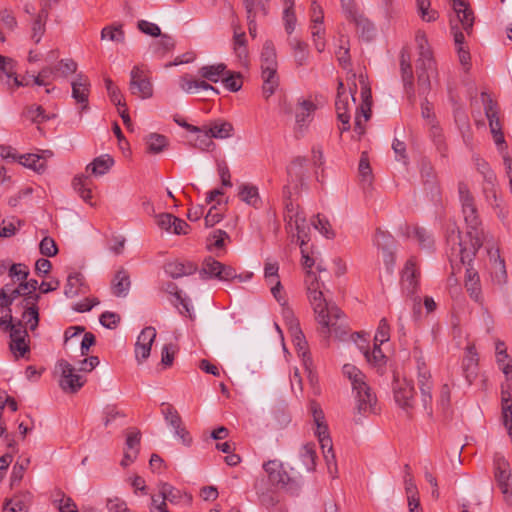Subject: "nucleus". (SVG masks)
<instances>
[{"label": "nucleus", "instance_id": "nucleus-1", "mask_svg": "<svg viewBox=\"0 0 512 512\" xmlns=\"http://www.w3.org/2000/svg\"><path fill=\"white\" fill-rule=\"evenodd\" d=\"M305 284L316 321L321 326V333L326 338L331 335L342 338L348 331L345 315L336 305L328 303L324 299L320 290L321 284L313 271L308 270L306 272Z\"/></svg>", "mask_w": 512, "mask_h": 512}, {"label": "nucleus", "instance_id": "nucleus-2", "mask_svg": "<svg viewBox=\"0 0 512 512\" xmlns=\"http://www.w3.org/2000/svg\"><path fill=\"white\" fill-rule=\"evenodd\" d=\"M342 371L351 383L357 413L363 416L376 413L377 397L367 383L366 375L352 364H345Z\"/></svg>", "mask_w": 512, "mask_h": 512}, {"label": "nucleus", "instance_id": "nucleus-3", "mask_svg": "<svg viewBox=\"0 0 512 512\" xmlns=\"http://www.w3.org/2000/svg\"><path fill=\"white\" fill-rule=\"evenodd\" d=\"M416 43L419 50L416 62L418 92L426 95L431 88L430 77L435 72V61L424 32H417Z\"/></svg>", "mask_w": 512, "mask_h": 512}, {"label": "nucleus", "instance_id": "nucleus-4", "mask_svg": "<svg viewBox=\"0 0 512 512\" xmlns=\"http://www.w3.org/2000/svg\"><path fill=\"white\" fill-rule=\"evenodd\" d=\"M277 55L272 41H266L261 52V69L263 78V95L268 99L274 94L278 85Z\"/></svg>", "mask_w": 512, "mask_h": 512}, {"label": "nucleus", "instance_id": "nucleus-5", "mask_svg": "<svg viewBox=\"0 0 512 512\" xmlns=\"http://www.w3.org/2000/svg\"><path fill=\"white\" fill-rule=\"evenodd\" d=\"M310 411L316 424L315 434L318 437L326 462L329 464L330 461H334L335 455L333 453V444L329 436L328 426L325 422L324 413L319 404L315 401L310 403Z\"/></svg>", "mask_w": 512, "mask_h": 512}, {"label": "nucleus", "instance_id": "nucleus-6", "mask_svg": "<svg viewBox=\"0 0 512 512\" xmlns=\"http://www.w3.org/2000/svg\"><path fill=\"white\" fill-rule=\"evenodd\" d=\"M199 276L203 280L211 278H216L220 281H231L236 278L240 281L244 280L241 275H237L233 267L225 265L212 257L204 259L199 270Z\"/></svg>", "mask_w": 512, "mask_h": 512}, {"label": "nucleus", "instance_id": "nucleus-7", "mask_svg": "<svg viewBox=\"0 0 512 512\" xmlns=\"http://www.w3.org/2000/svg\"><path fill=\"white\" fill-rule=\"evenodd\" d=\"M129 90L132 95L141 99L153 96V85L149 71L143 65H135L130 72Z\"/></svg>", "mask_w": 512, "mask_h": 512}, {"label": "nucleus", "instance_id": "nucleus-8", "mask_svg": "<svg viewBox=\"0 0 512 512\" xmlns=\"http://www.w3.org/2000/svg\"><path fill=\"white\" fill-rule=\"evenodd\" d=\"M56 368L61 373L59 385L64 392L75 393L85 384V378L77 374L74 366L67 360L60 359L56 364Z\"/></svg>", "mask_w": 512, "mask_h": 512}, {"label": "nucleus", "instance_id": "nucleus-9", "mask_svg": "<svg viewBox=\"0 0 512 512\" xmlns=\"http://www.w3.org/2000/svg\"><path fill=\"white\" fill-rule=\"evenodd\" d=\"M494 470L495 479L505 500L512 505V474L509 469L508 461L499 453H496L494 456Z\"/></svg>", "mask_w": 512, "mask_h": 512}, {"label": "nucleus", "instance_id": "nucleus-10", "mask_svg": "<svg viewBox=\"0 0 512 512\" xmlns=\"http://www.w3.org/2000/svg\"><path fill=\"white\" fill-rule=\"evenodd\" d=\"M485 115L489 121V127L495 144L502 152L505 148V139L502 132V125L498 116L497 104L486 94H482Z\"/></svg>", "mask_w": 512, "mask_h": 512}, {"label": "nucleus", "instance_id": "nucleus-11", "mask_svg": "<svg viewBox=\"0 0 512 512\" xmlns=\"http://www.w3.org/2000/svg\"><path fill=\"white\" fill-rule=\"evenodd\" d=\"M41 299L39 293L26 292L19 303L22 312V321L28 326L31 331L36 330L39 325V308L38 302Z\"/></svg>", "mask_w": 512, "mask_h": 512}, {"label": "nucleus", "instance_id": "nucleus-12", "mask_svg": "<svg viewBox=\"0 0 512 512\" xmlns=\"http://www.w3.org/2000/svg\"><path fill=\"white\" fill-rule=\"evenodd\" d=\"M394 399L397 405L402 408L408 416L414 407V386L406 379H395L393 385Z\"/></svg>", "mask_w": 512, "mask_h": 512}, {"label": "nucleus", "instance_id": "nucleus-13", "mask_svg": "<svg viewBox=\"0 0 512 512\" xmlns=\"http://www.w3.org/2000/svg\"><path fill=\"white\" fill-rule=\"evenodd\" d=\"M420 270L414 257H410L401 272V289L404 294L412 297L419 287Z\"/></svg>", "mask_w": 512, "mask_h": 512}, {"label": "nucleus", "instance_id": "nucleus-14", "mask_svg": "<svg viewBox=\"0 0 512 512\" xmlns=\"http://www.w3.org/2000/svg\"><path fill=\"white\" fill-rule=\"evenodd\" d=\"M161 412L165 421L173 428L174 435L179 437L185 446H189L192 442V438L183 426L182 419L173 405L162 403Z\"/></svg>", "mask_w": 512, "mask_h": 512}, {"label": "nucleus", "instance_id": "nucleus-15", "mask_svg": "<svg viewBox=\"0 0 512 512\" xmlns=\"http://www.w3.org/2000/svg\"><path fill=\"white\" fill-rule=\"evenodd\" d=\"M462 214L467 228L469 229L468 235L472 239V254L474 255L476 251L482 246V240L480 238L481 232L479 231L481 220L479 218L476 204L467 208H463Z\"/></svg>", "mask_w": 512, "mask_h": 512}, {"label": "nucleus", "instance_id": "nucleus-16", "mask_svg": "<svg viewBox=\"0 0 512 512\" xmlns=\"http://www.w3.org/2000/svg\"><path fill=\"white\" fill-rule=\"evenodd\" d=\"M156 335V329L152 326H147L140 332L135 343V357L138 364H142L150 356Z\"/></svg>", "mask_w": 512, "mask_h": 512}, {"label": "nucleus", "instance_id": "nucleus-17", "mask_svg": "<svg viewBox=\"0 0 512 512\" xmlns=\"http://www.w3.org/2000/svg\"><path fill=\"white\" fill-rule=\"evenodd\" d=\"M446 242L451 250V256L459 257L461 262L465 263L466 258L469 257V253L467 249L463 247L459 228L455 225L447 228Z\"/></svg>", "mask_w": 512, "mask_h": 512}, {"label": "nucleus", "instance_id": "nucleus-18", "mask_svg": "<svg viewBox=\"0 0 512 512\" xmlns=\"http://www.w3.org/2000/svg\"><path fill=\"white\" fill-rule=\"evenodd\" d=\"M453 10L456 14V21L468 34L472 31L474 24L473 11L464 0H454Z\"/></svg>", "mask_w": 512, "mask_h": 512}, {"label": "nucleus", "instance_id": "nucleus-19", "mask_svg": "<svg viewBox=\"0 0 512 512\" xmlns=\"http://www.w3.org/2000/svg\"><path fill=\"white\" fill-rule=\"evenodd\" d=\"M462 368L465 379L472 384L478 373V354L474 345L467 346Z\"/></svg>", "mask_w": 512, "mask_h": 512}, {"label": "nucleus", "instance_id": "nucleus-20", "mask_svg": "<svg viewBox=\"0 0 512 512\" xmlns=\"http://www.w3.org/2000/svg\"><path fill=\"white\" fill-rule=\"evenodd\" d=\"M72 86V97L77 103L82 104V110L88 108V96L90 82L88 78L83 74H78L77 79L71 83Z\"/></svg>", "mask_w": 512, "mask_h": 512}, {"label": "nucleus", "instance_id": "nucleus-21", "mask_svg": "<svg viewBox=\"0 0 512 512\" xmlns=\"http://www.w3.org/2000/svg\"><path fill=\"white\" fill-rule=\"evenodd\" d=\"M263 468L268 475L269 481L273 485L286 486L290 477L286 471L283 470L282 464L276 460H271L264 463Z\"/></svg>", "mask_w": 512, "mask_h": 512}, {"label": "nucleus", "instance_id": "nucleus-22", "mask_svg": "<svg viewBox=\"0 0 512 512\" xmlns=\"http://www.w3.org/2000/svg\"><path fill=\"white\" fill-rule=\"evenodd\" d=\"M197 269V265L190 261L180 262L178 260H175L166 263L164 266L165 273L174 279L194 274L197 271Z\"/></svg>", "mask_w": 512, "mask_h": 512}, {"label": "nucleus", "instance_id": "nucleus-23", "mask_svg": "<svg viewBox=\"0 0 512 512\" xmlns=\"http://www.w3.org/2000/svg\"><path fill=\"white\" fill-rule=\"evenodd\" d=\"M491 261V276L492 280L499 285L506 283L507 272L505 261L500 257L499 250L489 251Z\"/></svg>", "mask_w": 512, "mask_h": 512}, {"label": "nucleus", "instance_id": "nucleus-24", "mask_svg": "<svg viewBox=\"0 0 512 512\" xmlns=\"http://www.w3.org/2000/svg\"><path fill=\"white\" fill-rule=\"evenodd\" d=\"M465 288L470 297L477 303L482 305L483 297L481 293L480 278L472 268H467L465 277Z\"/></svg>", "mask_w": 512, "mask_h": 512}, {"label": "nucleus", "instance_id": "nucleus-25", "mask_svg": "<svg viewBox=\"0 0 512 512\" xmlns=\"http://www.w3.org/2000/svg\"><path fill=\"white\" fill-rule=\"evenodd\" d=\"M163 290L175 297L174 305L178 308L180 314L185 315L189 318H192L191 307L186 298L181 296V292L178 290V287L173 282H167L163 286Z\"/></svg>", "mask_w": 512, "mask_h": 512}, {"label": "nucleus", "instance_id": "nucleus-26", "mask_svg": "<svg viewBox=\"0 0 512 512\" xmlns=\"http://www.w3.org/2000/svg\"><path fill=\"white\" fill-rule=\"evenodd\" d=\"M131 281L129 273L121 268L118 270L112 280V291L117 297H125L130 289Z\"/></svg>", "mask_w": 512, "mask_h": 512}, {"label": "nucleus", "instance_id": "nucleus-27", "mask_svg": "<svg viewBox=\"0 0 512 512\" xmlns=\"http://www.w3.org/2000/svg\"><path fill=\"white\" fill-rule=\"evenodd\" d=\"M309 227L306 222L304 213L293 219V231L291 233V241L299 242L300 247L307 242Z\"/></svg>", "mask_w": 512, "mask_h": 512}, {"label": "nucleus", "instance_id": "nucleus-28", "mask_svg": "<svg viewBox=\"0 0 512 512\" xmlns=\"http://www.w3.org/2000/svg\"><path fill=\"white\" fill-rule=\"evenodd\" d=\"M86 287L84 284V276L81 273L74 272L68 275L67 283L65 286L64 294L68 298L77 296L80 293H85Z\"/></svg>", "mask_w": 512, "mask_h": 512}, {"label": "nucleus", "instance_id": "nucleus-29", "mask_svg": "<svg viewBox=\"0 0 512 512\" xmlns=\"http://www.w3.org/2000/svg\"><path fill=\"white\" fill-rule=\"evenodd\" d=\"M451 31L454 36L455 45L458 49L459 61L466 69H468L470 66V53L463 48L464 35L458 27V24H455L453 20L451 21Z\"/></svg>", "mask_w": 512, "mask_h": 512}, {"label": "nucleus", "instance_id": "nucleus-30", "mask_svg": "<svg viewBox=\"0 0 512 512\" xmlns=\"http://www.w3.org/2000/svg\"><path fill=\"white\" fill-rule=\"evenodd\" d=\"M284 195L285 199V211H284V221L286 223L285 228L287 232L293 231V219L297 218L299 215L303 213V211L299 210L298 206H295L290 199V190L288 187H284Z\"/></svg>", "mask_w": 512, "mask_h": 512}, {"label": "nucleus", "instance_id": "nucleus-31", "mask_svg": "<svg viewBox=\"0 0 512 512\" xmlns=\"http://www.w3.org/2000/svg\"><path fill=\"white\" fill-rule=\"evenodd\" d=\"M335 107L337 112V118L342 123V127L340 128L341 132L347 131L350 129V115L348 114L349 110V97L348 95L337 96L335 101Z\"/></svg>", "mask_w": 512, "mask_h": 512}, {"label": "nucleus", "instance_id": "nucleus-32", "mask_svg": "<svg viewBox=\"0 0 512 512\" xmlns=\"http://www.w3.org/2000/svg\"><path fill=\"white\" fill-rule=\"evenodd\" d=\"M198 73L205 80L212 83H217L220 79L222 80L228 71L225 64L219 63L215 65L203 66L199 69Z\"/></svg>", "mask_w": 512, "mask_h": 512}, {"label": "nucleus", "instance_id": "nucleus-33", "mask_svg": "<svg viewBox=\"0 0 512 512\" xmlns=\"http://www.w3.org/2000/svg\"><path fill=\"white\" fill-rule=\"evenodd\" d=\"M400 66L405 91L407 94H409V97H412L414 96L413 70L409 56L406 57L404 53L401 54Z\"/></svg>", "mask_w": 512, "mask_h": 512}, {"label": "nucleus", "instance_id": "nucleus-34", "mask_svg": "<svg viewBox=\"0 0 512 512\" xmlns=\"http://www.w3.org/2000/svg\"><path fill=\"white\" fill-rule=\"evenodd\" d=\"M114 160L109 155H102L95 158L90 164L87 165L86 171H91L95 176H102L106 174L113 166Z\"/></svg>", "mask_w": 512, "mask_h": 512}, {"label": "nucleus", "instance_id": "nucleus-35", "mask_svg": "<svg viewBox=\"0 0 512 512\" xmlns=\"http://www.w3.org/2000/svg\"><path fill=\"white\" fill-rule=\"evenodd\" d=\"M22 320H19L17 323H13L12 319H4L0 318V327L5 331H10V339L11 341L16 340L17 338L29 337L27 329L24 327Z\"/></svg>", "mask_w": 512, "mask_h": 512}, {"label": "nucleus", "instance_id": "nucleus-36", "mask_svg": "<svg viewBox=\"0 0 512 512\" xmlns=\"http://www.w3.org/2000/svg\"><path fill=\"white\" fill-rule=\"evenodd\" d=\"M358 171L362 186L364 188H370L373 182V174L367 152L361 154Z\"/></svg>", "mask_w": 512, "mask_h": 512}, {"label": "nucleus", "instance_id": "nucleus-37", "mask_svg": "<svg viewBox=\"0 0 512 512\" xmlns=\"http://www.w3.org/2000/svg\"><path fill=\"white\" fill-rule=\"evenodd\" d=\"M183 497L182 492L172 485L168 483H163L160 487L158 498V503L164 502L167 505V502L171 504H176Z\"/></svg>", "mask_w": 512, "mask_h": 512}, {"label": "nucleus", "instance_id": "nucleus-38", "mask_svg": "<svg viewBox=\"0 0 512 512\" xmlns=\"http://www.w3.org/2000/svg\"><path fill=\"white\" fill-rule=\"evenodd\" d=\"M232 131V124L226 121H216L207 126V132L211 138L225 139L231 136Z\"/></svg>", "mask_w": 512, "mask_h": 512}, {"label": "nucleus", "instance_id": "nucleus-39", "mask_svg": "<svg viewBox=\"0 0 512 512\" xmlns=\"http://www.w3.org/2000/svg\"><path fill=\"white\" fill-rule=\"evenodd\" d=\"M314 110L315 105L311 101L304 100L299 104L295 114L296 124L299 129H302L304 126H306V123L309 121Z\"/></svg>", "mask_w": 512, "mask_h": 512}, {"label": "nucleus", "instance_id": "nucleus-40", "mask_svg": "<svg viewBox=\"0 0 512 512\" xmlns=\"http://www.w3.org/2000/svg\"><path fill=\"white\" fill-rule=\"evenodd\" d=\"M239 197L242 201L255 208H257L261 202L258 188L250 184H243L240 187Z\"/></svg>", "mask_w": 512, "mask_h": 512}, {"label": "nucleus", "instance_id": "nucleus-41", "mask_svg": "<svg viewBox=\"0 0 512 512\" xmlns=\"http://www.w3.org/2000/svg\"><path fill=\"white\" fill-rule=\"evenodd\" d=\"M19 163L38 173L44 172L46 169V160L38 154H25L19 158Z\"/></svg>", "mask_w": 512, "mask_h": 512}, {"label": "nucleus", "instance_id": "nucleus-42", "mask_svg": "<svg viewBox=\"0 0 512 512\" xmlns=\"http://www.w3.org/2000/svg\"><path fill=\"white\" fill-rule=\"evenodd\" d=\"M289 44H290L291 48L293 49L294 58H295L296 63L299 66L306 64L308 56H309V53L307 50V48H308L307 43H305L304 41H302L300 39L292 38L289 40Z\"/></svg>", "mask_w": 512, "mask_h": 512}, {"label": "nucleus", "instance_id": "nucleus-43", "mask_svg": "<svg viewBox=\"0 0 512 512\" xmlns=\"http://www.w3.org/2000/svg\"><path fill=\"white\" fill-rule=\"evenodd\" d=\"M168 144L167 138L164 135L151 133L146 137L147 151L152 154L162 152Z\"/></svg>", "mask_w": 512, "mask_h": 512}, {"label": "nucleus", "instance_id": "nucleus-44", "mask_svg": "<svg viewBox=\"0 0 512 512\" xmlns=\"http://www.w3.org/2000/svg\"><path fill=\"white\" fill-rule=\"evenodd\" d=\"M101 39H109L113 42L123 43L125 40V32L122 24H113L105 26L101 30Z\"/></svg>", "mask_w": 512, "mask_h": 512}, {"label": "nucleus", "instance_id": "nucleus-45", "mask_svg": "<svg viewBox=\"0 0 512 512\" xmlns=\"http://www.w3.org/2000/svg\"><path fill=\"white\" fill-rule=\"evenodd\" d=\"M300 459L308 471H313L316 466L315 444L307 443L300 450Z\"/></svg>", "mask_w": 512, "mask_h": 512}, {"label": "nucleus", "instance_id": "nucleus-46", "mask_svg": "<svg viewBox=\"0 0 512 512\" xmlns=\"http://www.w3.org/2000/svg\"><path fill=\"white\" fill-rule=\"evenodd\" d=\"M310 30L315 49L320 53L323 52L326 47V41L324 37L325 29L323 24H311Z\"/></svg>", "mask_w": 512, "mask_h": 512}, {"label": "nucleus", "instance_id": "nucleus-47", "mask_svg": "<svg viewBox=\"0 0 512 512\" xmlns=\"http://www.w3.org/2000/svg\"><path fill=\"white\" fill-rule=\"evenodd\" d=\"M380 346L379 343H374L372 351L365 349L361 345H359V348L362 350L368 363L380 366L385 362V355Z\"/></svg>", "mask_w": 512, "mask_h": 512}, {"label": "nucleus", "instance_id": "nucleus-48", "mask_svg": "<svg viewBox=\"0 0 512 512\" xmlns=\"http://www.w3.org/2000/svg\"><path fill=\"white\" fill-rule=\"evenodd\" d=\"M432 0H416L418 13L423 21L433 22L438 18V12L430 9Z\"/></svg>", "mask_w": 512, "mask_h": 512}, {"label": "nucleus", "instance_id": "nucleus-49", "mask_svg": "<svg viewBox=\"0 0 512 512\" xmlns=\"http://www.w3.org/2000/svg\"><path fill=\"white\" fill-rule=\"evenodd\" d=\"M46 16L45 11L43 13H38L32 23V34L31 39L38 44L45 33L46 26Z\"/></svg>", "mask_w": 512, "mask_h": 512}, {"label": "nucleus", "instance_id": "nucleus-50", "mask_svg": "<svg viewBox=\"0 0 512 512\" xmlns=\"http://www.w3.org/2000/svg\"><path fill=\"white\" fill-rule=\"evenodd\" d=\"M420 393H421V402L424 410L427 412L429 417L433 415V397H432V389L433 383L431 384H423L418 385Z\"/></svg>", "mask_w": 512, "mask_h": 512}, {"label": "nucleus", "instance_id": "nucleus-51", "mask_svg": "<svg viewBox=\"0 0 512 512\" xmlns=\"http://www.w3.org/2000/svg\"><path fill=\"white\" fill-rule=\"evenodd\" d=\"M353 21L355 22L357 31L362 38L366 39L367 41L373 38L375 32L373 23L364 18L362 15L358 16L357 19H354Z\"/></svg>", "mask_w": 512, "mask_h": 512}, {"label": "nucleus", "instance_id": "nucleus-52", "mask_svg": "<svg viewBox=\"0 0 512 512\" xmlns=\"http://www.w3.org/2000/svg\"><path fill=\"white\" fill-rule=\"evenodd\" d=\"M104 83L110 101L116 106L125 107L126 103L123 99V95L121 94L119 88L113 83V81L109 77H106L104 79Z\"/></svg>", "mask_w": 512, "mask_h": 512}, {"label": "nucleus", "instance_id": "nucleus-53", "mask_svg": "<svg viewBox=\"0 0 512 512\" xmlns=\"http://www.w3.org/2000/svg\"><path fill=\"white\" fill-rule=\"evenodd\" d=\"M282 316L285 321V324L288 328L290 334H295V336H299L300 334V324L298 319L295 317L294 312L289 307H283Z\"/></svg>", "mask_w": 512, "mask_h": 512}, {"label": "nucleus", "instance_id": "nucleus-54", "mask_svg": "<svg viewBox=\"0 0 512 512\" xmlns=\"http://www.w3.org/2000/svg\"><path fill=\"white\" fill-rule=\"evenodd\" d=\"M451 404V388L448 384H443L439 391V397L437 400V407L444 414H447Z\"/></svg>", "mask_w": 512, "mask_h": 512}, {"label": "nucleus", "instance_id": "nucleus-55", "mask_svg": "<svg viewBox=\"0 0 512 512\" xmlns=\"http://www.w3.org/2000/svg\"><path fill=\"white\" fill-rule=\"evenodd\" d=\"M25 497L16 496L6 500L2 512H28V507L24 501Z\"/></svg>", "mask_w": 512, "mask_h": 512}, {"label": "nucleus", "instance_id": "nucleus-56", "mask_svg": "<svg viewBox=\"0 0 512 512\" xmlns=\"http://www.w3.org/2000/svg\"><path fill=\"white\" fill-rule=\"evenodd\" d=\"M363 102L360 107L357 108L356 112H358L362 118H364V122L368 121L371 117V92L369 88H363L361 92Z\"/></svg>", "mask_w": 512, "mask_h": 512}, {"label": "nucleus", "instance_id": "nucleus-57", "mask_svg": "<svg viewBox=\"0 0 512 512\" xmlns=\"http://www.w3.org/2000/svg\"><path fill=\"white\" fill-rule=\"evenodd\" d=\"M476 169L484 177L485 183L492 184L496 182V175L491 170L489 164L482 158H475Z\"/></svg>", "mask_w": 512, "mask_h": 512}, {"label": "nucleus", "instance_id": "nucleus-58", "mask_svg": "<svg viewBox=\"0 0 512 512\" xmlns=\"http://www.w3.org/2000/svg\"><path fill=\"white\" fill-rule=\"evenodd\" d=\"M408 235L409 237H414L423 248H431L433 245L431 235L424 228L414 227L412 234L409 233Z\"/></svg>", "mask_w": 512, "mask_h": 512}, {"label": "nucleus", "instance_id": "nucleus-59", "mask_svg": "<svg viewBox=\"0 0 512 512\" xmlns=\"http://www.w3.org/2000/svg\"><path fill=\"white\" fill-rule=\"evenodd\" d=\"M24 115L34 123H42L49 119L45 113V110L40 105L28 107L25 110Z\"/></svg>", "mask_w": 512, "mask_h": 512}, {"label": "nucleus", "instance_id": "nucleus-60", "mask_svg": "<svg viewBox=\"0 0 512 512\" xmlns=\"http://www.w3.org/2000/svg\"><path fill=\"white\" fill-rule=\"evenodd\" d=\"M416 364H417V383H418V385L433 383L430 370L428 369V367L426 366V364L422 360V358H420V357L417 358Z\"/></svg>", "mask_w": 512, "mask_h": 512}, {"label": "nucleus", "instance_id": "nucleus-61", "mask_svg": "<svg viewBox=\"0 0 512 512\" xmlns=\"http://www.w3.org/2000/svg\"><path fill=\"white\" fill-rule=\"evenodd\" d=\"M458 194L462 209L475 205V199L466 183L460 182L458 184Z\"/></svg>", "mask_w": 512, "mask_h": 512}, {"label": "nucleus", "instance_id": "nucleus-62", "mask_svg": "<svg viewBox=\"0 0 512 512\" xmlns=\"http://www.w3.org/2000/svg\"><path fill=\"white\" fill-rule=\"evenodd\" d=\"M160 37L161 39L155 44L154 53L163 56L166 52L174 48L175 42L174 39L167 34H161Z\"/></svg>", "mask_w": 512, "mask_h": 512}, {"label": "nucleus", "instance_id": "nucleus-63", "mask_svg": "<svg viewBox=\"0 0 512 512\" xmlns=\"http://www.w3.org/2000/svg\"><path fill=\"white\" fill-rule=\"evenodd\" d=\"M28 338L29 337L17 338L10 342V349L16 357H24V355L29 352Z\"/></svg>", "mask_w": 512, "mask_h": 512}, {"label": "nucleus", "instance_id": "nucleus-64", "mask_svg": "<svg viewBox=\"0 0 512 512\" xmlns=\"http://www.w3.org/2000/svg\"><path fill=\"white\" fill-rule=\"evenodd\" d=\"M53 502L57 506L59 512H79L72 498L67 497L64 494L61 495L59 500L54 499Z\"/></svg>", "mask_w": 512, "mask_h": 512}]
</instances>
